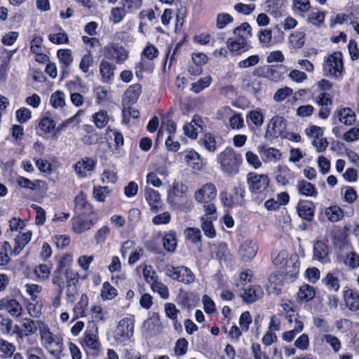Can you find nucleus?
<instances>
[{"mask_svg": "<svg viewBox=\"0 0 359 359\" xmlns=\"http://www.w3.org/2000/svg\"><path fill=\"white\" fill-rule=\"evenodd\" d=\"M344 298L346 306L353 311L359 310V294L351 290H347L344 292Z\"/></svg>", "mask_w": 359, "mask_h": 359, "instance_id": "nucleus-19", "label": "nucleus"}, {"mask_svg": "<svg viewBox=\"0 0 359 359\" xmlns=\"http://www.w3.org/2000/svg\"><path fill=\"white\" fill-rule=\"evenodd\" d=\"M286 128V120L283 116H275L268 123L264 137L267 140H272L278 137H286L285 135Z\"/></svg>", "mask_w": 359, "mask_h": 359, "instance_id": "nucleus-5", "label": "nucleus"}, {"mask_svg": "<svg viewBox=\"0 0 359 359\" xmlns=\"http://www.w3.org/2000/svg\"><path fill=\"white\" fill-rule=\"evenodd\" d=\"M355 112L348 107L344 108L339 111V121L346 126L352 125L355 121Z\"/></svg>", "mask_w": 359, "mask_h": 359, "instance_id": "nucleus-31", "label": "nucleus"}, {"mask_svg": "<svg viewBox=\"0 0 359 359\" xmlns=\"http://www.w3.org/2000/svg\"><path fill=\"white\" fill-rule=\"evenodd\" d=\"M325 215L332 222H336L344 217V211L337 205L330 206L325 210Z\"/></svg>", "mask_w": 359, "mask_h": 359, "instance_id": "nucleus-35", "label": "nucleus"}, {"mask_svg": "<svg viewBox=\"0 0 359 359\" xmlns=\"http://www.w3.org/2000/svg\"><path fill=\"white\" fill-rule=\"evenodd\" d=\"M248 184H250V189L252 194H257L258 198L260 201L265 198L264 191L266 190L269 185V178L265 175H254L252 173L248 174Z\"/></svg>", "mask_w": 359, "mask_h": 359, "instance_id": "nucleus-8", "label": "nucleus"}, {"mask_svg": "<svg viewBox=\"0 0 359 359\" xmlns=\"http://www.w3.org/2000/svg\"><path fill=\"white\" fill-rule=\"evenodd\" d=\"M290 41L294 48H300L305 43V34L302 32H296L290 35Z\"/></svg>", "mask_w": 359, "mask_h": 359, "instance_id": "nucleus-45", "label": "nucleus"}, {"mask_svg": "<svg viewBox=\"0 0 359 359\" xmlns=\"http://www.w3.org/2000/svg\"><path fill=\"white\" fill-rule=\"evenodd\" d=\"M117 295V291L115 287L111 286L109 283L104 282L101 290V297L103 299H112Z\"/></svg>", "mask_w": 359, "mask_h": 359, "instance_id": "nucleus-42", "label": "nucleus"}, {"mask_svg": "<svg viewBox=\"0 0 359 359\" xmlns=\"http://www.w3.org/2000/svg\"><path fill=\"white\" fill-rule=\"evenodd\" d=\"M300 263L297 255H292L286 262L285 271L286 276L290 278H295L299 273Z\"/></svg>", "mask_w": 359, "mask_h": 359, "instance_id": "nucleus-22", "label": "nucleus"}, {"mask_svg": "<svg viewBox=\"0 0 359 359\" xmlns=\"http://www.w3.org/2000/svg\"><path fill=\"white\" fill-rule=\"evenodd\" d=\"M264 292L260 285H250L248 287V304L255 302L262 297Z\"/></svg>", "mask_w": 359, "mask_h": 359, "instance_id": "nucleus-39", "label": "nucleus"}, {"mask_svg": "<svg viewBox=\"0 0 359 359\" xmlns=\"http://www.w3.org/2000/svg\"><path fill=\"white\" fill-rule=\"evenodd\" d=\"M144 191L145 198L151 206V210L156 212L161 202L158 192L150 187H146Z\"/></svg>", "mask_w": 359, "mask_h": 359, "instance_id": "nucleus-21", "label": "nucleus"}, {"mask_svg": "<svg viewBox=\"0 0 359 359\" xmlns=\"http://www.w3.org/2000/svg\"><path fill=\"white\" fill-rule=\"evenodd\" d=\"M248 118L256 126H261L264 120L263 114L259 110L251 111L248 114Z\"/></svg>", "mask_w": 359, "mask_h": 359, "instance_id": "nucleus-63", "label": "nucleus"}, {"mask_svg": "<svg viewBox=\"0 0 359 359\" xmlns=\"http://www.w3.org/2000/svg\"><path fill=\"white\" fill-rule=\"evenodd\" d=\"M267 12L274 16L278 18L283 15L285 8V0H267L266 1Z\"/></svg>", "mask_w": 359, "mask_h": 359, "instance_id": "nucleus-16", "label": "nucleus"}, {"mask_svg": "<svg viewBox=\"0 0 359 359\" xmlns=\"http://www.w3.org/2000/svg\"><path fill=\"white\" fill-rule=\"evenodd\" d=\"M323 72L326 76L339 78L344 69L342 55L340 52H334L330 55L324 61Z\"/></svg>", "mask_w": 359, "mask_h": 359, "instance_id": "nucleus-3", "label": "nucleus"}, {"mask_svg": "<svg viewBox=\"0 0 359 359\" xmlns=\"http://www.w3.org/2000/svg\"><path fill=\"white\" fill-rule=\"evenodd\" d=\"M104 57L114 60L116 64H122L128 58V51L118 43L107 44L104 48Z\"/></svg>", "mask_w": 359, "mask_h": 359, "instance_id": "nucleus-7", "label": "nucleus"}, {"mask_svg": "<svg viewBox=\"0 0 359 359\" xmlns=\"http://www.w3.org/2000/svg\"><path fill=\"white\" fill-rule=\"evenodd\" d=\"M187 165L196 170H201L203 167V160L200 155L195 151H189L184 157Z\"/></svg>", "mask_w": 359, "mask_h": 359, "instance_id": "nucleus-24", "label": "nucleus"}, {"mask_svg": "<svg viewBox=\"0 0 359 359\" xmlns=\"http://www.w3.org/2000/svg\"><path fill=\"white\" fill-rule=\"evenodd\" d=\"M93 55L88 53V54L84 55L79 64V68L84 73H88L89 72V68L93 66Z\"/></svg>", "mask_w": 359, "mask_h": 359, "instance_id": "nucleus-57", "label": "nucleus"}, {"mask_svg": "<svg viewBox=\"0 0 359 359\" xmlns=\"http://www.w3.org/2000/svg\"><path fill=\"white\" fill-rule=\"evenodd\" d=\"M189 188L179 182H174L168 191V203L181 211H190L194 207L193 201L187 196Z\"/></svg>", "mask_w": 359, "mask_h": 359, "instance_id": "nucleus-1", "label": "nucleus"}, {"mask_svg": "<svg viewBox=\"0 0 359 359\" xmlns=\"http://www.w3.org/2000/svg\"><path fill=\"white\" fill-rule=\"evenodd\" d=\"M68 260V256L64 257L62 259L60 262L59 266L57 269L54 271L52 283L54 285L58 286V293L59 295H61L64 289V283L62 281V278L60 276V271L62 268L65 266V262Z\"/></svg>", "mask_w": 359, "mask_h": 359, "instance_id": "nucleus-27", "label": "nucleus"}, {"mask_svg": "<svg viewBox=\"0 0 359 359\" xmlns=\"http://www.w3.org/2000/svg\"><path fill=\"white\" fill-rule=\"evenodd\" d=\"M188 341L184 338L178 339L175 343V351L177 355H184L187 351Z\"/></svg>", "mask_w": 359, "mask_h": 359, "instance_id": "nucleus-64", "label": "nucleus"}, {"mask_svg": "<svg viewBox=\"0 0 359 359\" xmlns=\"http://www.w3.org/2000/svg\"><path fill=\"white\" fill-rule=\"evenodd\" d=\"M287 256V252L285 250H275L271 253V259L275 265L278 266L285 260Z\"/></svg>", "mask_w": 359, "mask_h": 359, "instance_id": "nucleus-62", "label": "nucleus"}, {"mask_svg": "<svg viewBox=\"0 0 359 359\" xmlns=\"http://www.w3.org/2000/svg\"><path fill=\"white\" fill-rule=\"evenodd\" d=\"M50 103L55 108L62 107L65 104L63 92L57 90L53 93L50 97Z\"/></svg>", "mask_w": 359, "mask_h": 359, "instance_id": "nucleus-52", "label": "nucleus"}, {"mask_svg": "<svg viewBox=\"0 0 359 359\" xmlns=\"http://www.w3.org/2000/svg\"><path fill=\"white\" fill-rule=\"evenodd\" d=\"M93 121L97 128H104L109 121V116L105 110H100L93 115Z\"/></svg>", "mask_w": 359, "mask_h": 359, "instance_id": "nucleus-30", "label": "nucleus"}, {"mask_svg": "<svg viewBox=\"0 0 359 359\" xmlns=\"http://www.w3.org/2000/svg\"><path fill=\"white\" fill-rule=\"evenodd\" d=\"M163 245L168 252H174L177 246L175 233L170 231L166 233L163 238Z\"/></svg>", "mask_w": 359, "mask_h": 359, "instance_id": "nucleus-37", "label": "nucleus"}, {"mask_svg": "<svg viewBox=\"0 0 359 359\" xmlns=\"http://www.w3.org/2000/svg\"><path fill=\"white\" fill-rule=\"evenodd\" d=\"M32 235V231H28L24 233L18 235L15 238V247L12 252L14 255H18L22 251L25 246L30 241Z\"/></svg>", "mask_w": 359, "mask_h": 359, "instance_id": "nucleus-25", "label": "nucleus"}, {"mask_svg": "<svg viewBox=\"0 0 359 359\" xmlns=\"http://www.w3.org/2000/svg\"><path fill=\"white\" fill-rule=\"evenodd\" d=\"M322 340L329 344L335 353H337L341 348V341L334 335L324 334L322 337Z\"/></svg>", "mask_w": 359, "mask_h": 359, "instance_id": "nucleus-51", "label": "nucleus"}, {"mask_svg": "<svg viewBox=\"0 0 359 359\" xmlns=\"http://www.w3.org/2000/svg\"><path fill=\"white\" fill-rule=\"evenodd\" d=\"M18 184L22 188L35 190L39 186L40 180L31 181L24 177H18L16 180Z\"/></svg>", "mask_w": 359, "mask_h": 359, "instance_id": "nucleus-48", "label": "nucleus"}, {"mask_svg": "<svg viewBox=\"0 0 359 359\" xmlns=\"http://www.w3.org/2000/svg\"><path fill=\"white\" fill-rule=\"evenodd\" d=\"M4 308L11 316H19L21 314L22 306L15 299L0 302V309Z\"/></svg>", "mask_w": 359, "mask_h": 359, "instance_id": "nucleus-28", "label": "nucleus"}, {"mask_svg": "<svg viewBox=\"0 0 359 359\" xmlns=\"http://www.w3.org/2000/svg\"><path fill=\"white\" fill-rule=\"evenodd\" d=\"M111 190L108 187H95L93 189V197L100 202H104L107 196L110 194Z\"/></svg>", "mask_w": 359, "mask_h": 359, "instance_id": "nucleus-46", "label": "nucleus"}, {"mask_svg": "<svg viewBox=\"0 0 359 359\" xmlns=\"http://www.w3.org/2000/svg\"><path fill=\"white\" fill-rule=\"evenodd\" d=\"M39 334L42 344L44 347L60 338V337L53 334V333L50 331V329L46 324H44L42 327H40Z\"/></svg>", "mask_w": 359, "mask_h": 359, "instance_id": "nucleus-29", "label": "nucleus"}, {"mask_svg": "<svg viewBox=\"0 0 359 359\" xmlns=\"http://www.w3.org/2000/svg\"><path fill=\"white\" fill-rule=\"evenodd\" d=\"M102 183H114L117 180V175L115 168H108L104 170L101 177Z\"/></svg>", "mask_w": 359, "mask_h": 359, "instance_id": "nucleus-54", "label": "nucleus"}, {"mask_svg": "<svg viewBox=\"0 0 359 359\" xmlns=\"http://www.w3.org/2000/svg\"><path fill=\"white\" fill-rule=\"evenodd\" d=\"M233 21V18L228 13H219L217 16L216 26L217 29H224L226 25Z\"/></svg>", "mask_w": 359, "mask_h": 359, "instance_id": "nucleus-56", "label": "nucleus"}, {"mask_svg": "<svg viewBox=\"0 0 359 359\" xmlns=\"http://www.w3.org/2000/svg\"><path fill=\"white\" fill-rule=\"evenodd\" d=\"M214 219H209L207 217H201V229L204 232V234L210 238H213L216 236V231L212 224Z\"/></svg>", "mask_w": 359, "mask_h": 359, "instance_id": "nucleus-34", "label": "nucleus"}, {"mask_svg": "<svg viewBox=\"0 0 359 359\" xmlns=\"http://www.w3.org/2000/svg\"><path fill=\"white\" fill-rule=\"evenodd\" d=\"M65 278L67 280V286H76L79 283V273L72 270L67 269L65 271Z\"/></svg>", "mask_w": 359, "mask_h": 359, "instance_id": "nucleus-61", "label": "nucleus"}, {"mask_svg": "<svg viewBox=\"0 0 359 359\" xmlns=\"http://www.w3.org/2000/svg\"><path fill=\"white\" fill-rule=\"evenodd\" d=\"M235 37L229 39L227 43L231 52L238 54L245 51L247 44V23L243 22L233 31Z\"/></svg>", "mask_w": 359, "mask_h": 359, "instance_id": "nucleus-4", "label": "nucleus"}, {"mask_svg": "<svg viewBox=\"0 0 359 359\" xmlns=\"http://www.w3.org/2000/svg\"><path fill=\"white\" fill-rule=\"evenodd\" d=\"M15 351V346L4 339H0V351L4 354L5 358H10Z\"/></svg>", "mask_w": 359, "mask_h": 359, "instance_id": "nucleus-50", "label": "nucleus"}, {"mask_svg": "<svg viewBox=\"0 0 359 359\" xmlns=\"http://www.w3.org/2000/svg\"><path fill=\"white\" fill-rule=\"evenodd\" d=\"M116 66L106 60H102L100 64V73L104 82H109L114 76Z\"/></svg>", "mask_w": 359, "mask_h": 359, "instance_id": "nucleus-23", "label": "nucleus"}, {"mask_svg": "<svg viewBox=\"0 0 359 359\" xmlns=\"http://www.w3.org/2000/svg\"><path fill=\"white\" fill-rule=\"evenodd\" d=\"M298 297L302 301H309L315 296V290L312 286L309 285H302L297 293Z\"/></svg>", "mask_w": 359, "mask_h": 359, "instance_id": "nucleus-38", "label": "nucleus"}, {"mask_svg": "<svg viewBox=\"0 0 359 359\" xmlns=\"http://www.w3.org/2000/svg\"><path fill=\"white\" fill-rule=\"evenodd\" d=\"M75 208L80 212L79 214H84L85 215L95 214L93 210L92 205L88 202L86 196L83 192H81L75 198Z\"/></svg>", "mask_w": 359, "mask_h": 359, "instance_id": "nucleus-17", "label": "nucleus"}, {"mask_svg": "<svg viewBox=\"0 0 359 359\" xmlns=\"http://www.w3.org/2000/svg\"><path fill=\"white\" fill-rule=\"evenodd\" d=\"M290 172V170L287 166H279L278 174L276 177L277 183L283 186L287 185L289 183L287 175Z\"/></svg>", "mask_w": 359, "mask_h": 359, "instance_id": "nucleus-47", "label": "nucleus"}, {"mask_svg": "<svg viewBox=\"0 0 359 359\" xmlns=\"http://www.w3.org/2000/svg\"><path fill=\"white\" fill-rule=\"evenodd\" d=\"M344 263L351 269L359 267V255L353 251L348 252L345 256Z\"/></svg>", "mask_w": 359, "mask_h": 359, "instance_id": "nucleus-44", "label": "nucleus"}, {"mask_svg": "<svg viewBox=\"0 0 359 359\" xmlns=\"http://www.w3.org/2000/svg\"><path fill=\"white\" fill-rule=\"evenodd\" d=\"M151 287L153 292H157L163 299H167L169 297L168 287L162 282L156 280L151 283Z\"/></svg>", "mask_w": 359, "mask_h": 359, "instance_id": "nucleus-40", "label": "nucleus"}, {"mask_svg": "<svg viewBox=\"0 0 359 359\" xmlns=\"http://www.w3.org/2000/svg\"><path fill=\"white\" fill-rule=\"evenodd\" d=\"M57 359H60L63 351L62 339L60 338L45 347Z\"/></svg>", "mask_w": 359, "mask_h": 359, "instance_id": "nucleus-36", "label": "nucleus"}, {"mask_svg": "<svg viewBox=\"0 0 359 359\" xmlns=\"http://www.w3.org/2000/svg\"><path fill=\"white\" fill-rule=\"evenodd\" d=\"M88 299L86 294L81 295L80 301L75 305L74 311L77 317L79 316H83L85 314V309L88 306Z\"/></svg>", "mask_w": 359, "mask_h": 359, "instance_id": "nucleus-53", "label": "nucleus"}, {"mask_svg": "<svg viewBox=\"0 0 359 359\" xmlns=\"http://www.w3.org/2000/svg\"><path fill=\"white\" fill-rule=\"evenodd\" d=\"M325 19V14L320 11H311L308 15V21L314 25H320Z\"/></svg>", "mask_w": 359, "mask_h": 359, "instance_id": "nucleus-59", "label": "nucleus"}, {"mask_svg": "<svg viewBox=\"0 0 359 359\" xmlns=\"http://www.w3.org/2000/svg\"><path fill=\"white\" fill-rule=\"evenodd\" d=\"M297 212L302 219L311 221L314 217V209L312 207V203L308 202L299 203L297 205Z\"/></svg>", "mask_w": 359, "mask_h": 359, "instance_id": "nucleus-26", "label": "nucleus"}, {"mask_svg": "<svg viewBox=\"0 0 359 359\" xmlns=\"http://www.w3.org/2000/svg\"><path fill=\"white\" fill-rule=\"evenodd\" d=\"M297 188L300 195L306 197H316L318 196V190L316 187L304 180L298 181Z\"/></svg>", "mask_w": 359, "mask_h": 359, "instance_id": "nucleus-20", "label": "nucleus"}, {"mask_svg": "<svg viewBox=\"0 0 359 359\" xmlns=\"http://www.w3.org/2000/svg\"><path fill=\"white\" fill-rule=\"evenodd\" d=\"M184 233L187 240L193 243L201 242L202 235L201 231L198 228H187Z\"/></svg>", "mask_w": 359, "mask_h": 359, "instance_id": "nucleus-43", "label": "nucleus"}, {"mask_svg": "<svg viewBox=\"0 0 359 359\" xmlns=\"http://www.w3.org/2000/svg\"><path fill=\"white\" fill-rule=\"evenodd\" d=\"M139 111L133 108L130 106H124L122 109L123 123H128L130 121V117L137 118L139 117Z\"/></svg>", "mask_w": 359, "mask_h": 359, "instance_id": "nucleus-49", "label": "nucleus"}, {"mask_svg": "<svg viewBox=\"0 0 359 359\" xmlns=\"http://www.w3.org/2000/svg\"><path fill=\"white\" fill-rule=\"evenodd\" d=\"M97 102L101 104L109 99V92L103 86H98L95 89Z\"/></svg>", "mask_w": 359, "mask_h": 359, "instance_id": "nucleus-60", "label": "nucleus"}, {"mask_svg": "<svg viewBox=\"0 0 359 359\" xmlns=\"http://www.w3.org/2000/svg\"><path fill=\"white\" fill-rule=\"evenodd\" d=\"M211 81L212 78L210 76L201 78L197 82L191 84V90L196 93H198L205 88L208 87L210 85Z\"/></svg>", "mask_w": 359, "mask_h": 359, "instance_id": "nucleus-41", "label": "nucleus"}, {"mask_svg": "<svg viewBox=\"0 0 359 359\" xmlns=\"http://www.w3.org/2000/svg\"><path fill=\"white\" fill-rule=\"evenodd\" d=\"M142 93V86L139 83H135L130 86L125 92L123 95V101L126 104H135Z\"/></svg>", "mask_w": 359, "mask_h": 359, "instance_id": "nucleus-14", "label": "nucleus"}, {"mask_svg": "<svg viewBox=\"0 0 359 359\" xmlns=\"http://www.w3.org/2000/svg\"><path fill=\"white\" fill-rule=\"evenodd\" d=\"M44 324L41 320H33L27 318H23L21 322V326L26 337L34 334L37 330L40 332V327H42Z\"/></svg>", "mask_w": 359, "mask_h": 359, "instance_id": "nucleus-18", "label": "nucleus"}, {"mask_svg": "<svg viewBox=\"0 0 359 359\" xmlns=\"http://www.w3.org/2000/svg\"><path fill=\"white\" fill-rule=\"evenodd\" d=\"M313 259L323 264L330 262L329 248L325 242L318 241L314 243L313 247Z\"/></svg>", "mask_w": 359, "mask_h": 359, "instance_id": "nucleus-12", "label": "nucleus"}, {"mask_svg": "<svg viewBox=\"0 0 359 359\" xmlns=\"http://www.w3.org/2000/svg\"><path fill=\"white\" fill-rule=\"evenodd\" d=\"M97 222L96 214H79L72 219V229L76 233L80 234L90 229Z\"/></svg>", "mask_w": 359, "mask_h": 359, "instance_id": "nucleus-9", "label": "nucleus"}, {"mask_svg": "<svg viewBox=\"0 0 359 359\" xmlns=\"http://www.w3.org/2000/svg\"><path fill=\"white\" fill-rule=\"evenodd\" d=\"M217 196V189L212 183H207L194 194V198L199 203L212 201Z\"/></svg>", "mask_w": 359, "mask_h": 359, "instance_id": "nucleus-11", "label": "nucleus"}, {"mask_svg": "<svg viewBox=\"0 0 359 359\" xmlns=\"http://www.w3.org/2000/svg\"><path fill=\"white\" fill-rule=\"evenodd\" d=\"M48 39L52 43L55 44L67 43L69 41L68 36L65 32L50 34L48 36Z\"/></svg>", "mask_w": 359, "mask_h": 359, "instance_id": "nucleus-58", "label": "nucleus"}, {"mask_svg": "<svg viewBox=\"0 0 359 359\" xmlns=\"http://www.w3.org/2000/svg\"><path fill=\"white\" fill-rule=\"evenodd\" d=\"M201 142L209 151L214 152L217 149L215 137L211 134H205Z\"/></svg>", "mask_w": 359, "mask_h": 359, "instance_id": "nucleus-55", "label": "nucleus"}, {"mask_svg": "<svg viewBox=\"0 0 359 359\" xmlns=\"http://www.w3.org/2000/svg\"><path fill=\"white\" fill-rule=\"evenodd\" d=\"M134 320L130 318L121 320L115 330L116 338L120 340L129 339L133 334Z\"/></svg>", "mask_w": 359, "mask_h": 359, "instance_id": "nucleus-10", "label": "nucleus"}, {"mask_svg": "<svg viewBox=\"0 0 359 359\" xmlns=\"http://www.w3.org/2000/svg\"><path fill=\"white\" fill-rule=\"evenodd\" d=\"M96 161L90 158H85L78 161L74 165V170L76 174L81 177L86 176L87 171H91L94 169Z\"/></svg>", "mask_w": 359, "mask_h": 359, "instance_id": "nucleus-15", "label": "nucleus"}, {"mask_svg": "<svg viewBox=\"0 0 359 359\" xmlns=\"http://www.w3.org/2000/svg\"><path fill=\"white\" fill-rule=\"evenodd\" d=\"M217 161L220 165L223 172L226 175H233L238 172L242 157L233 148L226 147L217 155Z\"/></svg>", "mask_w": 359, "mask_h": 359, "instance_id": "nucleus-2", "label": "nucleus"}, {"mask_svg": "<svg viewBox=\"0 0 359 359\" xmlns=\"http://www.w3.org/2000/svg\"><path fill=\"white\" fill-rule=\"evenodd\" d=\"M132 11H128V8H126V4H123L121 7H115L111 10L110 13V20L114 24L119 23L126 16L127 12H131Z\"/></svg>", "mask_w": 359, "mask_h": 359, "instance_id": "nucleus-32", "label": "nucleus"}, {"mask_svg": "<svg viewBox=\"0 0 359 359\" xmlns=\"http://www.w3.org/2000/svg\"><path fill=\"white\" fill-rule=\"evenodd\" d=\"M165 273L170 278L185 284L192 283L195 280L194 273L188 267L167 266Z\"/></svg>", "mask_w": 359, "mask_h": 359, "instance_id": "nucleus-6", "label": "nucleus"}, {"mask_svg": "<svg viewBox=\"0 0 359 359\" xmlns=\"http://www.w3.org/2000/svg\"><path fill=\"white\" fill-rule=\"evenodd\" d=\"M97 327L94 325L90 328L88 327L84 337V345L91 350H97L100 347V342L97 338Z\"/></svg>", "mask_w": 359, "mask_h": 359, "instance_id": "nucleus-13", "label": "nucleus"}, {"mask_svg": "<svg viewBox=\"0 0 359 359\" xmlns=\"http://www.w3.org/2000/svg\"><path fill=\"white\" fill-rule=\"evenodd\" d=\"M57 57L62 65V68L65 69L69 67L72 61V53L69 49H60L57 51Z\"/></svg>", "mask_w": 359, "mask_h": 359, "instance_id": "nucleus-33", "label": "nucleus"}]
</instances>
